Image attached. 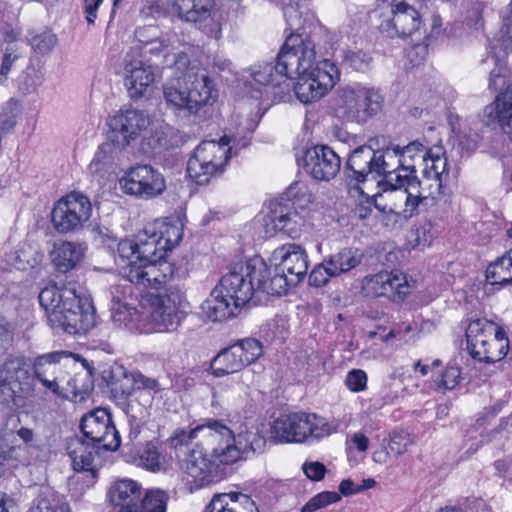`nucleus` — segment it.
<instances>
[{
    "label": "nucleus",
    "instance_id": "nucleus-1",
    "mask_svg": "<svg viewBox=\"0 0 512 512\" xmlns=\"http://www.w3.org/2000/svg\"><path fill=\"white\" fill-rule=\"evenodd\" d=\"M315 48L309 39L291 34L286 38L276 62L260 65L252 72L255 82L278 87L292 80L300 102L309 104L322 98L340 79L337 65L323 59L315 64Z\"/></svg>",
    "mask_w": 512,
    "mask_h": 512
},
{
    "label": "nucleus",
    "instance_id": "nucleus-2",
    "mask_svg": "<svg viewBox=\"0 0 512 512\" xmlns=\"http://www.w3.org/2000/svg\"><path fill=\"white\" fill-rule=\"evenodd\" d=\"M270 274L271 268L259 256L235 264L203 302V313L212 321L235 316L239 308L252 299L255 291L266 293V277Z\"/></svg>",
    "mask_w": 512,
    "mask_h": 512
},
{
    "label": "nucleus",
    "instance_id": "nucleus-3",
    "mask_svg": "<svg viewBox=\"0 0 512 512\" xmlns=\"http://www.w3.org/2000/svg\"><path fill=\"white\" fill-rule=\"evenodd\" d=\"M174 66L181 75L163 85L166 104L189 114H197L204 107L212 105L217 93L208 71L196 62L191 63L184 52L175 56Z\"/></svg>",
    "mask_w": 512,
    "mask_h": 512
},
{
    "label": "nucleus",
    "instance_id": "nucleus-4",
    "mask_svg": "<svg viewBox=\"0 0 512 512\" xmlns=\"http://www.w3.org/2000/svg\"><path fill=\"white\" fill-rule=\"evenodd\" d=\"M38 298L52 328L75 335L85 334L95 325L92 302L78 295L72 286H46Z\"/></svg>",
    "mask_w": 512,
    "mask_h": 512
},
{
    "label": "nucleus",
    "instance_id": "nucleus-5",
    "mask_svg": "<svg viewBox=\"0 0 512 512\" xmlns=\"http://www.w3.org/2000/svg\"><path fill=\"white\" fill-rule=\"evenodd\" d=\"M206 441L200 443L207 454L227 474V467L250 454L261 452L265 439L255 432L240 433L237 436L221 420L210 419Z\"/></svg>",
    "mask_w": 512,
    "mask_h": 512
},
{
    "label": "nucleus",
    "instance_id": "nucleus-6",
    "mask_svg": "<svg viewBox=\"0 0 512 512\" xmlns=\"http://www.w3.org/2000/svg\"><path fill=\"white\" fill-rule=\"evenodd\" d=\"M107 499L116 512H166L169 495L161 489H148L129 478L117 479L107 491Z\"/></svg>",
    "mask_w": 512,
    "mask_h": 512
},
{
    "label": "nucleus",
    "instance_id": "nucleus-7",
    "mask_svg": "<svg viewBox=\"0 0 512 512\" xmlns=\"http://www.w3.org/2000/svg\"><path fill=\"white\" fill-rule=\"evenodd\" d=\"M273 259L279 261L273 273L266 277V293L272 296L286 294L289 287L298 285L307 275L309 266L305 249L296 243H287L273 252Z\"/></svg>",
    "mask_w": 512,
    "mask_h": 512
},
{
    "label": "nucleus",
    "instance_id": "nucleus-8",
    "mask_svg": "<svg viewBox=\"0 0 512 512\" xmlns=\"http://www.w3.org/2000/svg\"><path fill=\"white\" fill-rule=\"evenodd\" d=\"M145 301L149 307L150 326L145 331H175L185 317L182 310L185 302L183 284H169L162 294H148Z\"/></svg>",
    "mask_w": 512,
    "mask_h": 512
},
{
    "label": "nucleus",
    "instance_id": "nucleus-9",
    "mask_svg": "<svg viewBox=\"0 0 512 512\" xmlns=\"http://www.w3.org/2000/svg\"><path fill=\"white\" fill-rule=\"evenodd\" d=\"M382 103L378 90L360 84L348 85L338 91L335 112L344 121L365 123L381 110Z\"/></svg>",
    "mask_w": 512,
    "mask_h": 512
},
{
    "label": "nucleus",
    "instance_id": "nucleus-10",
    "mask_svg": "<svg viewBox=\"0 0 512 512\" xmlns=\"http://www.w3.org/2000/svg\"><path fill=\"white\" fill-rule=\"evenodd\" d=\"M425 146L414 141L404 147H388L385 152H390L391 167L387 169L386 178L378 181V187L386 197L393 196L397 190H401L406 179L416 175L415 165L417 161L424 160L427 156Z\"/></svg>",
    "mask_w": 512,
    "mask_h": 512
},
{
    "label": "nucleus",
    "instance_id": "nucleus-11",
    "mask_svg": "<svg viewBox=\"0 0 512 512\" xmlns=\"http://www.w3.org/2000/svg\"><path fill=\"white\" fill-rule=\"evenodd\" d=\"M229 143L226 136L219 142L202 141L188 160V175L199 185L207 184L211 178L221 175L232 150Z\"/></svg>",
    "mask_w": 512,
    "mask_h": 512
},
{
    "label": "nucleus",
    "instance_id": "nucleus-12",
    "mask_svg": "<svg viewBox=\"0 0 512 512\" xmlns=\"http://www.w3.org/2000/svg\"><path fill=\"white\" fill-rule=\"evenodd\" d=\"M188 275V270L182 263L177 264L162 256L156 260L139 263L132 261L126 276L136 285L158 289L169 284H181Z\"/></svg>",
    "mask_w": 512,
    "mask_h": 512
},
{
    "label": "nucleus",
    "instance_id": "nucleus-13",
    "mask_svg": "<svg viewBox=\"0 0 512 512\" xmlns=\"http://www.w3.org/2000/svg\"><path fill=\"white\" fill-rule=\"evenodd\" d=\"M390 166V152L376 151L371 146L362 145L350 153L344 166V174L350 185H356L364 183L370 174L373 178H386Z\"/></svg>",
    "mask_w": 512,
    "mask_h": 512
},
{
    "label": "nucleus",
    "instance_id": "nucleus-14",
    "mask_svg": "<svg viewBox=\"0 0 512 512\" xmlns=\"http://www.w3.org/2000/svg\"><path fill=\"white\" fill-rule=\"evenodd\" d=\"M92 215L90 199L80 192H70L60 198L51 212V222L60 234L82 230Z\"/></svg>",
    "mask_w": 512,
    "mask_h": 512
},
{
    "label": "nucleus",
    "instance_id": "nucleus-15",
    "mask_svg": "<svg viewBox=\"0 0 512 512\" xmlns=\"http://www.w3.org/2000/svg\"><path fill=\"white\" fill-rule=\"evenodd\" d=\"M263 354L260 341L254 338L241 339L221 350L211 361L214 376L222 377L241 371L254 363Z\"/></svg>",
    "mask_w": 512,
    "mask_h": 512
},
{
    "label": "nucleus",
    "instance_id": "nucleus-16",
    "mask_svg": "<svg viewBox=\"0 0 512 512\" xmlns=\"http://www.w3.org/2000/svg\"><path fill=\"white\" fill-rule=\"evenodd\" d=\"M181 469L185 474L186 485L191 492L217 483L225 478L220 466L207 454L201 446L200 450L185 453L179 459Z\"/></svg>",
    "mask_w": 512,
    "mask_h": 512
},
{
    "label": "nucleus",
    "instance_id": "nucleus-17",
    "mask_svg": "<svg viewBox=\"0 0 512 512\" xmlns=\"http://www.w3.org/2000/svg\"><path fill=\"white\" fill-rule=\"evenodd\" d=\"M122 76L129 97L143 98L155 81V68L141 57L140 48H130L123 56Z\"/></svg>",
    "mask_w": 512,
    "mask_h": 512
},
{
    "label": "nucleus",
    "instance_id": "nucleus-18",
    "mask_svg": "<svg viewBox=\"0 0 512 512\" xmlns=\"http://www.w3.org/2000/svg\"><path fill=\"white\" fill-rule=\"evenodd\" d=\"M97 446L79 438L71 439L67 445V453L70 457L74 471L82 476L73 477L70 489L79 491L82 495L86 489L93 487L98 478V469L94 465L97 454Z\"/></svg>",
    "mask_w": 512,
    "mask_h": 512
},
{
    "label": "nucleus",
    "instance_id": "nucleus-19",
    "mask_svg": "<svg viewBox=\"0 0 512 512\" xmlns=\"http://www.w3.org/2000/svg\"><path fill=\"white\" fill-rule=\"evenodd\" d=\"M80 430L83 440L97 446V449L115 451L121 444L111 414L104 408H97L84 415L80 422Z\"/></svg>",
    "mask_w": 512,
    "mask_h": 512
},
{
    "label": "nucleus",
    "instance_id": "nucleus-20",
    "mask_svg": "<svg viewBox=\"0 0 512 512\" xmlns=\"http://www.w3.org/2000/svg\"><path fill=\"white\" fill-rule=\"evenodd\" d=\"M120 185L126 194L144 200L156 198L166 189L164 176L148 164L131 167L120 180Z\"/></svg>",
    "mask_w": 512,
    "mask_h": 512
},
{
    "label": "nucleus",
    "instance_id": "nucleus-21",
    "mask_svg": "<svg viewBox=\"0 0 512 512\" xmlns=\"http://www.w3.org/2000/svg\"><path fill=\"white\" fill-rule=\"evenodd\" d=\"M168 6L181 20L198 24L207 36H221L220 24L211 18L213 0H168Z\"/></svg>",
    "mask_w": 512,
    "mask_h": 512
},
{
    "label": "nucleus",
    "instance_id": "nucleus-22",
    "mask_svg": "<svg viewBox=\"0 0 512 512\" xmlns=\"http://www.w3.org/2000/svg\"><path fill=\"white\" fill-rule=\"evenodd\" d=\"M442 177H430L424 175L419 180L415 175L406 179L401 190H397L400 197L404 200L403 214L405 217H412L418 214L419 205L428 198L436 199L444 194Z\"/></svg>",
    "mask_w": 512,
    "mask_h": 512
},
{
    "label": "nucleus",
    "instance_id": "nucleus-23",
    "mask_svg": "<svg viewBox=\"0 0 512 512\" xmlns=\"http://www.w3.org/2000/svg\"><path fill=\"white\" fill-rule=\"evenodd\" d=\"M406 275L398 270L381 271L366 276L363 281V291L369 297H386L393 302H400L408 293Z\"/></svg>",
    "mask_w": 512,
    "mask_h": 512
},
{
    "label": "nucleus",
    "instance_id": "nucleus-24",
    "mask_svg": "<svg viewBox=\"0 0 512 512\" xmlns=\"http://www.w3.org/2000/svg\"><path fill=\"white\" fill-rule=\"evenodd\" d=\"M302 160L304 171L318 181H330L341 167L340 157L326 145L307 148Z\"/></svg>",
    "mask_w": 512,
    "mask_h": 512
},
{
    "label": "nucleus",
    "instance_id": "nucleus-25",
    "mask_svg": "<svg viewBox=\"0 0 512 512\" xmlns=\"http://www.w3.org/2000/svg\"><path fill=\"white\" fill-rule=\"evenodd\" d=\"M108 125L113 133L118 134L117 143L125 147L141 136L150 125V118L141 110H120L110 118Z\"/></svg>",
    "mask_w": 512,
    "mask_h": 512
},
{
    "label": "nucleus",
    "instance_id": "nucleus-26",
    "mask_svg": "<svg viewBox=\"0 0 512 512\" xmlns=\"http://www.w3.org/2000/svg\"><path fill=\"white\" fill-rule=\"evenodd\" d=\"M392 17L380 26L381 31L389 37L412 36L421 26L420 13L404 1L391 6Z\"/></svg>",
    "mask_w": 512,
    "mask_h": 512
},
{
    "label": "nucleus",
    "instance_id": "nucleus-27",
    "mask_svg": "<svg viewBox=\"0 0 512 512\" xmlns=\"http://www.w3.org/2000/svg\"><path fill=\"white\" fill-rule=\"evenodd\" d=\"M306 412L282 413L270 427V437L277 443H303L306 441Z\"/></svg>",
    "mask_w": 512,
    "mask_h": 512
},
{
    "label": "nucleus",
    "instance_id": "nucleus-28",
    "mask_svg": "<svg viewBox=\"0 0 512 512\" xmlns=\"http://www.w3.org/2000/svg\"><path fill=\"white\" fill-rule=\"evenodd\" d=\"M482 121L486 126L498 123L503 132L512 140V85L497 95L493 103L484 108Z\"/></svg>",
    "mask_w": 512,
    "mask_h": 512
},
{
    "label": "nucleus",
    "instance_id": "nucleus-29",
    "mask_svg": "<svg viewBox=\"0 0 512 512\" xmlns=\"http://www.w3.org/2000/svg\"><path fill=\"white\" fill-rule=\"evenodd\" d=\"M87 247L83 243L60 241L54 243L50 257L56 270L66 273L74 269L83 259Z\"/></svg>",
    "mask_w": 512,
    "mask_h": 512
},
{
    "label": "nucleus",
    "instance_id": "nucleus-30",
    "mask_svg": "<svg viewBox=\"0 0 512 512\" xmlns=\"http://www.w3.org/2000/svg\"><path fill=\"white\" fill-rule=\"evenodd\" d=\"M203 512H259L252 498L241 492L215 494Z\"/></svg>",
    "mask_w": 512,
    "mask_h": 512
},
{
    "label": "nucleus",
    "instance_id": "nucleus-31",
    "mask_svg": "<svg viewBox=\"0 0 512 512\" xmlns=\"http://www.w3.org/2000/svg\"><path fill=\"white\" fill-rule=\"evenodd\" d=\"M31 364L22 356L9 357L0 368V384H29Z\"/></svg>",
    "mask_w": 512,
    "mask_h": 512
},
{
    "label": "nucleus",
    "instance_id": "nucleus-32",
    "mask_svg": "<svg viewBox=\"0 0 512 512\" xmlns=\"http://www.w3.org/2000/svg\"><path fill=\"white\" fill-rule=\"evenodd\" d=\"M138 254L136 259L139 263L156 260L159 256L167 257V252L161 244V235L157 234L154 228H146L137 236Z\"/></svg>",
    "mask_w": 512,
    "mask_h": 512
},
{
    "label": "nucleus",
    "instance_id": "nucleus-33",
    "mask_svg": "<svg viewBox=\"0 0 512 512\" xmlns=\"http://www.w3.org/2000/svg\"><path fill=\"white\" fill-rule=\"evenodd\" d=\"M119 146L114 141L104 142L99 145L89 164V171L97 175H104L113 171L119 159Z\"/></svg>",
    "mask_w": 512,
    "mask_h": 512
},
{
    "label": "nucleus",
    "instance_id": "nucleus-34",
    "mask_svg": "<svg viewBox=\"0 0 512 512\" xmlns=\"http://www.w3.org/2000/svg\"><path fill=\"white\" fill-rule=\"evenodd\" d=\"M110 311L111 318L117 326L130 331H145V325L142 324L143 313L133 303L111 304Z\"/></svg>",
    "mask_w": 512,
    "mask_h": 512
},
{
    "label": "nucleus",
    "instance_id": "nucleus-35",
    "mask_svg": "<svg viewBox=\"0 0 512 512\" xmlns=\"http://www.w3.org/2000/svg\"><path fill=\"white\" fill-rule=\"evenodd\" d=\"M64 356H66V352L55 351L37 357L33 366L31 365L32 377L30 381L36 379L41 384H57V379L53 377V374L56 370V364Z\"/></svg>",
    "mask_w": 512,
    "mask_h": 512
},
{
    "label": "nucleus",
    "instance_id": "nucleus-36",
    "mask_svg": "<svg viewBox=\"0 0 512 512\" xmlns=\"http://www.w3.org/2000/svg\"><path fill=\"white\" fill-rule=\"evenodd\" d=\"M210 427V419L205 423L197 425L189 431L185 429L176 430L174 435L171 437V445L176 450L177 458L180 459L185 456V453H189L194 448H191L193 440L200 438L201 443L206 441L207 434Z\"/></svg>",
    "mask_w": 512,
    "mask_h": 512
},
{
    "label": "nucleus",
    "instance_id": "nucleus-37",
    "mask_svg": "<svg viewBox=\"0 0 512 512\" xmlns=\"http://www.w3.org/2000/svg\"><path fill=\"white\" fill-rule=\"evenodd\" d=\"M325 259L326 264L330 265V271L338 277L359 266L363 260V254L357 248L346 247Z\"/></svg>",
    "mask_w": 512,
    "mask_h": 512
},
{
    "label": "nucleus",
    "instance_id": "nucleus-38",
    "mask_svg": "<svg viewBox=\"0 0 512 512\" xmlns=\"http://www.w3.org/2000/svg\"><path fill=\"white\" fill-rule=\"evenodd\" d=\"M486 280L493 286L504 287L512 284V248L488 265Z\"/></svg>",
    "mask_w": 512,
    "mask_h": 512
},
{
    "label": "nucleus",
    "instance_id": "nucleus-39",
    "mask_svg": "<svg viewBox=\"0 0 512 512\" xmlns=\"http://www.w3.org/2000/svg\"><path fill=\"white\" fill-rule=\"evenodd\" d=\"M100 375L103 384H119L123 380L130 384H157L155 380L146 379L139 372H128L124 366L117 363L103 367Z\"/></svg>",
    "mask_w": 512,
    "mask_h": 512
},
{
    "label": "nucleus",
    "instance_id": "nucleus-40",
    "mask_svg": "<svg viewBox=\"0 0 512 512\" xmlns=\"http://www.w3.org/2000/svg\"><path fill=\"white\" fill-rule=\"evenodd\" d=\"M0 386V411L5 414L12 412L26 406V401L31 393L32 386Z\"/></svg>",
    "mask_w": 512,
    "mask_h": 512
},
{
    "label": "nucleus",
    "instance_id": "nucleus-41",
    "mask_svg": "<svg viewBox=\"0 0 512 512\" xmlns=\"http://www.w3.org/2000/svg\"><path fill=\"white\" fill-rule=\"evenodd\" d=\"M306 440L311 437L320 440L336 433L340 428V421L335 418H325L315 413L306 412Z\"/></svg>",
    "mask_w": 512,
    "mask_h": 512
},
{
    "label": "nucleus",
    "instance_id": "nucleus-42",
    "mask_svg": "<svg viewBox=\"0 0 512 512\" xmlns=\"http://www.w3.org/2000/svg\"><path fill=\"white\" fill-rule=\"evenodd\" d=\"M508 350V343L497 338L488 337L480 348L473 349L470 353L471 357L479 362L488 364L496 363L502 360Z\"/></svg>",
    "mask_w": 512,
    "mask_h": 512
},
{
    "label": "nucleus",
    "instance_id": "nucleus-43",
    "mask_svg": "<svg viewBox=\"0 0 512 512\" xmlns=\"http://www.w3.org/2000/svg\"><path fill=\"white\" fill-rule=\"evenodd\" d=\"M494 323L486 319L471 320L466 328L467 349L480 348L486 339L493 335Z\"/></svg>",
    "mask_w": 512,
    "mask_h": 512
},
{
    "label": "nucleus",
    "instance_id": "nucleus-44",
    "mask_svg": "<svg viewBox=\"0 0 512 512\" xmlns=\"http://www.w3.org/2000/svg\"><path fill=\"white\" fill-rule=\"evenodd\" d=\"M32 512H71L65 497L58 492L45 489L42 491Z\"/></svg>",
    "mask_w": 512,
    "mask_h": 512
},
{
    "label": "nucleus",
    "instance_id": "nucleus-45",
    "mask_svg": "<svg viewBox=\"0 0 512 512\" xmlns=\"http://www.w3.org/2000/svg\"><path fill=\"white\" fill-rule=\"evenodd\" d=\"M423 163L425 167L423 169L424 175H430V177H442L446 178L448 176L447 170V158L444 156V153H441V149H437L434 152L432 149L427 151V156H425Z\"/></svg>",
    "mask_w": 512,
    "mask_h": 512
},
{
    "label": "nucleus",
    "instance_id": "nucleus-46",
    "mask_svg": "<svg viewBox=\"0 0 512 512\" xmlns=\"http://www.w3.org/2000/svg\"><path fill=\"white\" fill-rule=\"evenodd\" d=\"M488 48L489 52L492 54V58L496 66L490 72L488 88L492 91L502 89L505 86L507 88L508 86H510L508 84V71L502 64H500L497 45L489 43Z\"/></svg>",
    "mask_w": 512,
    "mask_h": 512
},
{
    "label": "nucleus",
    "instance_id": "nucleus-47",
    "mask_svg": "<svg viewBox=\"0 0 512 512\" xmlns=\"http://www.w3.org/2000/svg\"><path fill=\"white\" fill-rule=\"evenodd\" d=\"M489 43L497 45V48L504 53L512 49V0L507 7L506 14L503 16V23L497 36Z\"/></svg>",
    "mask_w": 512,
    "mask_h": 512
},
{
    "label": "nucleus",
    "instance_id": "nucleus-48",
    "mask_svg": "<svg viewBox=\"0 0 512 512\" xmlns=\"http://www.w3.org/2000/svg\"><path fill=\"white\" fill-rule=\"evenodd\" d=\"M415 444V436L402 429H394L389 433L388 452L394 456H400Z\"/></svg>",
    "mask_w": 512,
    "mask_h": 512
},
{
    "label": "nucleus",
    "instance_id": "nucleus-49",
    "mask_svg": "<svg viewBox=\"0 0 512 512\" xmlns=\"http://www.w3.org/2000/svg\"><path fill=\"white\" fill-rule=\"evenodd\" d=\"M25 50L20 49L17 44L5 46L2 51L0 64V84H4L8 79L13 65L24 57Z\"/></svg>",
    "mask_w": 512,
    "mask_h": 512
},
{
    "label": "nucleus",
    "instance_id": "nucleus-50",
    "mask_svg": "<svg viewBox=\"0 0 512 512\" xmlns=\"http://www.w3.org/2000/svg\"><path fill=\"white\" fill-rule=\"evenodd\" d=\"M287 199L291 202V207L305 209L312 202V194L307 185L301 182H295L289 186L285 193Z\"/></svg>",
    "mask_w": 512,
    "mask_h": 512
},
{
    "label": "nucleus",
    "instance_id": "nucleus-51",
    "mask_svg": "<svg viewBox=\"0 0 512 512\" xmlns=\"http://www.w3.org/2000/svg\"><path fill=\"white\" fill-rule=\"evenodd\" d=\"M157 234L161 235V244L168 253L182 240L183 227L178 224L165 223L161 226Z\"/></svg>",
    "mask_w": 512,
    "mask_h": 512
},
{
    "label": "nucleus",
    "instance_id": "nucleus-52",
    "mask_svg": "<svg viewBox=\"0 0 512 512\" xmlns=\"http://www.w3.org/2000/svg\"><path fill=\"white\" fill-rule=\"evenodd\" d=\"M21 113V107L17 100L10 99L2 107L0 112V131L8 132L14 128Z\"/></svg>",
    "mask_w": 512,
    "mask_h": 512
},
{
    "label": "nucleus",
    "instance_id": "nucleus-53",
    "mask_svg": "<svg viewBox=\"0 0 512 512\" xmlns=\"http://www.w3.org/2000/svg\"><path fill=\"white\" fill-rule=\"evenodd\" d=\"M135 282H131L127 276L125 278L110 287L109 293L111 296V304H129L133 300Z\"/></svg>",
    "mask_w": 512,
    "mask_h": 512
},
{
    "label": "nucleus",
    "instance_id": "nucleus-54",
    "mask_svg": "<svg viewBox=\"0 0 512 512\" xmlns=\"http://www.w3.org/2000/svg\"><path fill=\"white\" fill-rule=\"evenodd\" d=\"M52 392L62 399L75 403L84 402L93 390L94 386H84V389H77V386H47Z\"/></svg>",
    "mask_w": 512,
    "mask_h": 512
},
{
    "label": "nucleus",
    "instance_id": "nucleus-55",
    "mask_svg": "<svg viewBox=\"0 0 512 512\" xmlns=\"http://www.w3.org/2000/svg\"><path fill=\"white\" fill-rule=\"evenodd\" d=\"M137 254V241L124 239L119 241L117 244L116 260L126 264V266L123 267L125 276L126 272L130 268L131 262L137 261Z\"/></svg>",
    "mask_w": 512,
    "mask_h": 512
},
{
    "label": "nucleus",
    "instance_id": "nucleus-56",
    "mask_svg": "<svg viewBox=\"0 0 512 512\" xmlns=\"http://www.w3.org/2000/svg\"><path fill=\"white\" fill-rule=\"evenodd\" d=\"M341 496L334 491H323L313 496L302 508L301 512H315L330 504L340 501Z\"/></svg>",
    "mask_w": 512,
    "mask_h": 512
},
{
    "label": "nucleus",
    "instance_id": "nucleus-57",
    "mask_svg": "<svg viewBox=\"0 0 512 512\" xmlns=\"http://www.w3.org/2000/svg\"><path fill=\"white\" fill-rule=\"evenodd\" d=\"M293 209L289 204L275 203L267 215V219L274 226L275 230L282 232L284 224L287 222Z\"/></svg>",
    "mask_w": 512,
    "mask_h": 512
},
{
    "label": "nucleus",
    "instance_id": "nucleus-58",
    "mask_svg": "<svg viewBox=\"0 0 512 512\" xmlns=\"http://www.w3.org/2000/svg\"><path fill=\"white\" fill-rule=\"evenodd\" d=\"M29 43L34 51L40 54L49 53L56 44V36L49 31L31 35Z\"/></svg>",
    "mask_w": 512,
    "mask_h": 512
},
{
    "label": "nucleus",
    "instance_id": "nucleus-59",
    "mask_svg": "<svg viewBox=\"0 0 512 512\" xmlns=\"http://www.w3.org/2000/svg\"><path fill=\"white\" fill-rule=\"evenodd\" d=\"M336 277L334 273L330 271V265L326 264V259L317 264L309 275V284L314 287H322L326 285L330 278Z\"/></svg>",
    "mask_w": 512,
    "mask_h": 512
},
{
    "label": "nucleus",
    "instance_id": "nucleus-60",
    "mask_svg": "<svg viewBox=\"0 0 512 512\" xmlns=\"http://www.w3.org/2000/svg\"><path fill=\"white\" fill-rule=\"evenodd\" d=\"M305 218L301 215L295 208L293 209L290 217L287 222L284 224V228L282 230L283 233L288 235L291 238L297 237L302 228L305 225Z\"/></svg>",
    "mask_w": 512,
    "mask_h": 512
},
{
    "label": "nucleus",
    "instance_id": "nucleus-61",
    "mask_svg": "<svg viewBox=\"0 0 512 512\" xmlns=\"http://www.w3.org/2000/svg\"><path fill=\"white\" fill-rule=\"evenodd\" d=\"M169 44V39L161 34L158 38H153V41L142 49V54H150L153 57H166L169 51Z\"/></svg>",
    "mask_w": 512,
    "mask_h": 512
},
{
    "label": "nucleus",
    "instance_id": "nucleus-62",
    "mask_svg": "<svg viewBox=\"0 0 512 512\" xmlns=\"http://www.w3.org/2000/svg\"><path fill=\"white\" fill-rule=\"evenodd\" d=\"M483 5L480 2H474L467 10L465 23L470 29L479 30L483 27Z\"/></svg>",
    "mask_w": 512,
    "mask_h": 512
},
{
    "label": "nucleus",
    "instance_id": "nucleus-63",
    "mask_svg": "<svg viewBox=\"0 0 512 512\" xmlns=\"http://www.w3.org/2000/svg\"><path fill=\"white\" fill-rule=\"evenodd\" d=\"M343 61L356 71H364L369 65L367 55L362 51H347L344 53Z\"/></svg>",
    "mask_w": 512,
    "mask_h": 512
},
{
    "label": "nucleus",
    "instance_id": "nucleus-64",
    "mask_svg": "<svg viewBox=\"0 0 512 512\" xmlns=\"http://www.w3.org/2000/svg\"><path fill=\"white\" fill-rule=\"evenodd\" d=\"M141 464L152 471L160 469V454L156 447L153 445H147L140 455Z\"/></svg>",
    "mask_w": 512,
    "mask_h": 512
}]
</instances>
